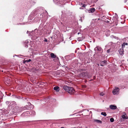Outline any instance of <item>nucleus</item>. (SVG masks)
<instances>
[{
    "instance_id": "13",
    "label": "nucleus",
    "mask_w": 128,
    "mask_h": 128,
    "mask_svg": "<svg viewBox=\"0 0 128 128\" xmlns=\"http://www.w3.org/2000/svg\"><path fill=\"white\" fill-rule=\"evenodd\" d=\"M86 72H83L80 74V75L81 76L84 77L86 75Z\"/></svg>"
},
{
    "instance_id": "12",
    "label": "nucleus",
    "mask_w": 128,
    "mask_h": 128,
    "mask_svg": "<svg viewBox=\"0 0 128 128\" xmlns=\"http://www.w3.org/2000/svg\"><path fill=\"white\" fill-rule=\"evenodd\" d=\"M95 10V9L94 8H90V11L91 12H93Z\"/></svg>"
},
{
    "instance_id": "8",
    "label": "nucleus",
    "mask_w": 128,
    "mask_h": 128,
    "mask_svg": "<svg viewBox=\"0 0 128 128\" xmlns=\"http://www.w3.org/2000/svg\"><path fill=\"white\" fill-rule=\"evenodd\" d=\"M59 88L58 86H55L54 88V89L56 90V92H58L59 91Z\"/></svg>"
},
{
    "instance_id": "1",
    "label": "nucleus",
    "mask_w": 128,
    "mask_h": 128,
    "mask_svg": "<svg viewBox=\"0 0 128 128\" xmlns=\"http://www.w3.org/2000/svg\"><path fill=\"white\" fill-rule=\"evenodd\" d=\"M28 105L29 106L30 105V107H28V106H26L24 107H22L21 108V109L22 110H25L26 109L30 110L32 109L34 107V105L31 104L30 102L28 103Z\"/></svg>"
},
{
    "instance_id": "25",
    "label": "nucleus",
    "mask_w": 128,
    "mask_h": 128,
    "mask_svg": "<svg viewBox=\"0 0 128 128\" xmlns=\"http://www.w3.org/2000/svg\"><path fill=\"white\" fill-rule=\"evenodd\" d=\"M81 5H82V7H85L86 6V4H82Z\"/></svg>"
},
{
    "instance_id": "37",
    "label": "nucleus",
    "mask_w": 128,
    "mask_h": 128,
    "mask_svg": "<svg viewBox=\"0 0 128 128\" xmlns=\"http://www.w3.org/2000/svg\"><path fill=\"white\" fill-rule=\"evenodd\" d=\"M27 46V47H28V46Z\"/></svg>"
},
{
    "instance_id": "23",
    "label": "nucleus",
    "mask_w": 128,
    "mask_h": 128,
    "mask_svg": "<svg viewBox=\"0 0 128 128\" xmlns=\"http://www.w3.org/2000/svg\"><path fill=\"white\" fill-rule=\"evenodd\" d=\"M122 117L124 119H126V116L124 115H122Z\"/></svg>"
},
{
    "instance_id": "6",
    "label": "nucleus",
    "mask_w": 128,
    "mask_h": 128,
    "mask_svg": "<svg viewBox=\"0 0 128 128\" xmlns=\"http://www.w3.org/2000/svg\"><path fill=\"white\" fill-rule=\"evenodd\" d=\"M110 107L111 109L114 110L116 109L117 108L116 106L114 105H111L110 106Z\"/></svg>"
},
{
    "instance_id": "19",
    "label": "nucleus",
    "mask_w": 128,
    "mask_h": 128,
    "mask_svg": "<svg viewBox=\"0 0 128 128\" xmlns=\"http://www.w3.org/2000/svg\"><path fill=\"white\" fill-rule=\"evenodd\" d=\"M102 64H106L107 63V61L106 60L102 61L101 62Z\"/></svg>"
},
{
    "instance_id": "29",
    "label": "nucleus",
    "mask_w": 128,
    "mask_h": 128,
    "mask_svg": "<svg viewBox=\"0 0 128 128\" xmlns=\"http://www.w3.org/2000/svg\"><path fill=\"white\" fill-rule=\"evenodd\" d=\"M44 41L45 42H48V40L46 39L44 40Z\"/></svg>"
},
{
    "instance_id": "18",
    "label": "nucleus",
    "mask_w": 128,
    "mask_h": 128,
    "mask_svg": "<svg viewBox=\"0 0 128 128\" xmlns=\"http://www.w3.org/2000/svg\"><path fill=\"white\" fill-rule=\"evenodd\" d=\"M101 114L104 116H106V113L105 112H102Z\"/></svg>"
},
{
    "instance_id": "3",
    "label": "nucleus",
    "mask_w": 128,
    "mask_h": 128,
    "mask_svg": "<svg viewBox=\"0 0 128 128\" xmlns=\"http://www.w3.org/2000/svg\"><path fill=\"white\" fill-rule=\"evenodd\" d=\"M75 92L73 88L72 87H70L68 91V92L70 94H73Z\"/></svg>"
},
{
    "instance_id": "15",
    "label": "nucleus",
    "mask_w": 128,
    "mask_h": 128,
    "mask_svg": "<svg viewBox=\"0 0 128 128\" xmlns=\"http://www.w3.org/2000/svg\"><path fill=\"white\" fill-rule=\"evenodd\" d=\"M119 54H122L123 53V50L122 49H120L119 50Z\"/></svg>"
},
{
    "instance_id": "2",
    "label": "nucleus",
    "mask_w": 128,
    "mask_h": 128,
    "mask_svg": "<svg viewBox=\"0 0 128 128\" xmlns=\"http://www.w3.org/2000/svg\"><path fill=\"white\" fill-rule=\"evenodd\" d=\"M119 90L120 89L116 87L112 91V93L114 94H118Z\"/></svg>"
},
{
    "instance_id": "38",
    "label": "nucleus",
    "mask_w": 128,
    "mask_h": 128,
    "mask_svg": "<svg viewBox=\"0 0 128 128\" xmlns=\"http://www.w3.org/2000/svg\"><path fill=\"white\" fill-rule=\"evenodd\" d=\"M98 66H99V64H98Z\"/></svg>"
},
{
    "instance_id": "20",
    "label": "nucleus",
    "mask_w": 128,
    "mask_h": 128,
    "mask_svg": "<svg viewBox=\"0 0 128 128\" xmlns=\"http://www.w3.org/2000/svg\"><path fill=\"white\" fill-rule=\"evenodd\" d=\"M26 112L27 114V116H28L29 115H31V111H27Z\"/></svg>"
},
{
    "instance_id": "26",
    "label": "nucleus",
    "mask_w": 128,
    "mask_h": 128,
    "mask_svg": "<svg viewBox=\"0 0 128 128\" xmlns=\"http://www.w3.org/2000/svg\"><path fill=\"white\" fill-rule=\"evenodd\" d=\"M12 104H13L12 105H14V106L15 105H16V102H15L14 101L12 102Z\"/></svg>"
},
{
    "instance_id": "14",
    "label": "nucleus",
    "mask_w": 128,
    "mask_h": 128,
    "mask_svg": "<svg viewBox=\"0 0 128 128\" xmlns=\"http://www.w3.org/2000/svg\"><path fill=\"white\" fill-rule=\"evenodd\" d=\"M31 61V60L30 59H29L28 60H24V61L23 62V63L25 64L26 62H29Z\"/></svg>"
},
{
    "instance_id": "22",
    "label": "nucleus",
    "mask_w": 128,
    "mask_h": 128,
    "mask_svg": "<svg viewBox=\"0 0 128 128\" xmlns=\"http://www.w3.org/2000/svg\"><path fill=\"white\" fill-rule=\"evenodd\" d=\"M110 121L111 122H113L114 121V119L113 118H111L110 119Z\"/></svg>"
},
{
    "instance_id": "5",
    "label": "nucleus",
    "mask_w": 128,
    "mask_h": 128,
    "mask_svg": "<svg viewBox=\"0 0 128 128\" xmlns=\"http://www.w3.org/2000/svg\"><path fill=\"white\" fill-rule=\"evenodd\" d=\"M51 58H55L56 60H58V57H56V55L53 53H52L50 54Z\"/></svg>"
},
{
    "instance_id": "33",
    "label": "nucleus",
    "mask_w": 128,
    "mask_h": 128,
    "mask_svg": "<svg viewBox=\"0 0 128 128\" xmlns=\"http://www.w3.org/2000/svg\"><path fill=\"white\" fill-rule=\"evenodd\" d=\"M100 65L102 66H104L103 65V64H100Z\"/></svg>"
},
{
    "instance_id": "16",
    "label": "nucleus",
    "mask_w": 128,
    "mask_h": 128,
    "mask_svg": "<svg viewBox=\"0 0 128 128\" xmlns=\"http://www.w3.org/2000/svg\"><path fill=\"white\" fill-rule=\"evenodd\" d=\"M128 45V44L127 43L124 42L122 44V48H124L125 47V46L126 45Z\"/></svg>"
},
{
    "instance_id": "36",
    "label": "nucleus",
    "mask_w": 128,
    "mask_h": 128,
    "mask_svg": "<svg viewBox=\"0 0 128 128\" xmlns=\"http://www.w3.org/2000/svg\"><path fill=\"white\" fill-rule=\"evenodd\" d=\"M79 32H78V34H79Z\"/></svg>"
},
{
    "instance_id": "10",
    "label": "nucleus",
    "mask_w": 128,
    "mask_h": 128,
    "mask_svg": "<svg viewBox=\"0 0 128 128\" xmlns=\"http://www.w3.org/2000/svg\"><path fill=\"white\" fill-rule=\"evenodd\" d=\"M27 116V114L26 112H23L21 115V116Z\"/></svg>"
},
{
    "instance_id": "31",
    "label": "nucleus",
    "mask_w": 128,
    "mask_h": 128,
    "mask_svg": "<svg viewBox=\"0 0 128 128\" xmlns=\"http://www.w3.org/2000/svg\"><path fill=\"white\" fill-rule=\"evenodd\" d=\"M28 107H30V106H29L28 105Z\"/></svg>"
},
{
    "instance_id": "24",
    "label": "nucleus",
    "mask_w": 128,
    "mask_h": 128,
    "mask_svg": "<svg viewBox=\"0 0 128 128\" xmlns=\"http://www.w3.org/2000/svg\"><path fill=\"white\" fill-rule=\"evenodd\" d=\"M100 94V96H103L104 94L103 92H101Z\"/></svg>"
},
{
    "instance_id": "11",
    "label": "nucleus",
    "mask_w": 128,
    "mask_h": 128,
    "mask_svg": "<svg viewBox=\"0 0 128 128\" xmlns=\"http://www.w3.org/2000/svg\"><path fill=\"white\" fill-rule=\"evenodd\" d=\"M8 81H6L5 82V84H7L9 85L10 84V80L8 79Z\"/></svg>"
},
{
    "instance_id": "4",
    "label": "nucleus",
    "mask_w": 128,
    "mask_h": 128,
    "mask_svg": "<svg viewBox=\"0 0 128 128\" xmlns=\"http://www.w3.org/2000/svg\"><path fill=\"white\" fill-rule=\"evenodd\" d=\"M94 50L95 51H96V50H97L100 52H102V48L99 46H97L94 49Z\"/></svg>"
},
{
    "instance_id": "9",
    "label": "nucleus",
    "mask_w": 128,
    "mask_h": 128,
    "mask_svg": "<svg viewBox=\"0 0 128 128\" xmlns=\"http://www.w3.org/2000/svg\"><path fill=\"white\" fill-rule=\"evenodd\" d=\"M94 121L98 123L102 124V122L101 120H94Z\"/></svg>"
},
{
    "instance_id": "35",
    "label": "nucleus",
    "mask_w": 128,
    "mask_h": 128,
    "mask_svg": "<svg viewBox=\"0 0 128 128\" xmlns=\"http://www.w3.org/2000/svg\"><path fill=\"white\" fill-rule=\"evenodd\" d=\"M60 128H64L63 127H62Z\"/></svg>"
},
{
    "instance_id": "27",
    "label": "nucleus",
    "mask_w": 128,
    "mask_h": 128,
    "mask_svg": "<svg viewBox=\"0 0 128 128\" xmlns=\"http://www.w3.org/2000/svg\"><path fill=\"white\" fill-rule=\"evenodd\" d=\"M13 105V104H12V102L10 101V106H11Z\"/></svg>"
},
{
    "instance_id": "7",
    "label": "nucleus",
    "mask_w": 128,
    "mask_h": 128,
    "mask_svg": "<svg viewBox=\"0 0 128 128\" xmlns=\"http://www.w3.org/2000/svg\"><path fill=\"white\" fill-rule=\"evenodd\" d=\"M70 87H68L66 86H64L63 87V88L65 90L67 91V92L69 90V89L70 88Z\"/></svg>"
},
{
    "instance_id": "17",
    "label": "nucleus",
    "mask_w": 128,
    "mask_h": 128,
    "mask_svg": "<svg viewBox=\"0 0 128 128\" xmlns=\"http://www.w3.org/2000/svg\"><path fill=\"white\" fill-rule=\"evenodd\" d=\"M36 114L35 112L34 111H31V115L32 116H34Z\"/></svg>"
},
{
    "instance_id": "21",
    "label": "nucleus",
    "mask_w": 128,
    "mask_h": 128,
    "mask_svg": "<svg viewBox=\"0 0 128 128\" xmlns=\"http://www.w3.org/2000/svg\"><path fill=\"white\" fill-rule=\"evenodd\" d=\"M10 101H6V103L7 105L10 106Z\"/></svg>"
},
{
    "instance_id": "28",
    "label": "nucleus",
    "mask_w": 128,
    "mask_h": 128,
    "mask_svg": "<svg viewBox=\"0 0 128 128\" xmlns=\"http://www.w3.org/2000/svg\"><path fill=\"white\" fill-rule=\"evenodd\" d=\"M110 49H108V50L107 51V52L108 53L110 52Z\"/></svg>"
},
{
    "instance_id": "30",
    "label": "nucleus",
    "mask_w": 128,
    "mask_h": 128,
    "mask_svg": "<svg viewBox=\"0 0 128 128\" xmlns=\"http://www.w3.org/2000/svg\"><path fill=\"white\" fill-rule=\"evenodd\" d=\"M70 57V56H67L65 57V58H68V57Z\"/></svg>"
},
{
    "instance_id": "34",
    "label": "nucleus",
    "mask_w": 128,
    "mask_h": 128,
    "mask_svg": "<svg viewBox=\"0 0 128 128\" xmlns=\"http://www.w3.org/2000/svg\"><path fill=\"white\" fill-rule=\"evenodd\" d=\"M28 31H27V32H26V33H27V34H28Z\"/></svg>"
},
{
    "instance_id": "32",
    "label": "nucleus",
    "mask_w": 128,
    "mask_h": 128,
    "mask_svg": "<svg viewBox=\"0 0 128 128\" xmlns=\"http://www.w3.org/2000/svg\"><path fill=\"white\" fill-rule=\"evenodd\" d=\"M106 22H108V23H109V22H110L109 21H107Z\"/></svg>"
}]
</instances>
